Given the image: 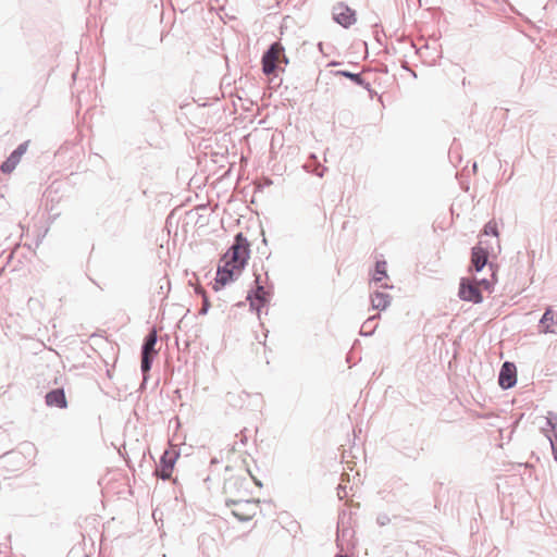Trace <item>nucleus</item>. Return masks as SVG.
Segmentation results:
<instances>
[{"instance_id":"dca6fc26","label":"nucleus","mask_w":557,"mask_h":557,"mask_svg":"<svg viewBox=\"0 0 557 557\" xmlns=\"http://www.w3.org/2000/svg\"><path fill=\"white\" fill-rule=\"evenodd\" d=\"M259 280H260V277H259V275H257L256 276L257 289L255 293V298L260 302V305H263L268 299L269 293L265 290V288L262 285H260Z\"/></svg>"},{"instance_id":"4468645a","label":"nucleus","mask_w":557,"mask_h":557,"mask_svg":"<svg viewBox=\"0 0 557 557\" xmlns=\"http://www.w3.org/2000/svg\"><path fill=\"white\" fill-rule=\"evenodd\" d=\"M548 425L549 430L548 432V438L552 445L554 457L557 461V416L548 418Z\"/></svg>"},{"instance_id":"9b49d317","label":"nucleus","mask_w":557,"mask_h":557,"mask_svg":"<svg viewBox=\"0 0 557 557\" xmlns=\"http://www.w3.org/2000/svg\"><path fill=\"white\" fill-rule=\"evenodd\" d=\"M488 259V252L485 248L478 245L472 248L471 252V265L469 268V271H481L483 267L487 263Z\"/></svg>"},{"instance_id":"aec40b11","label":"nucleus","mask_w":557,"mask_h":557,"mask_svg":"<svg viewBox=\"0 0 557 557\" xmlns=\"http://www.w3.org/2000/svg\"><path fill=\"white\" fill-rule=\"evenodd\" d=\"M342 75L346 76V77H349L350 79H352L354 82L356 83H361V78H360V75L359 74H352V73H349V72H339Z\"/></svg>"},{"instance_id":"6ab92c4d","label":"nucleus","mask_w":557,"mask_h":557,"mask_svg":"<svg viewBox=\"0 0 557 557\" xmlns=\"http://www.w3.org/2000/svg\"><path fill=\"white\" fill-rule=\"evenodd\" d=\"M473 282L478 285L479 288L482 287L486 290H490L493 285L492 282H490L488 280H485V278L480 280V281L473 280Z\"/></svg>"},{"instance_id":"20e7f679","label":"nucleus","mask_w":557,"mask_h":557,"mask_svg":"<svg viewBox=\"0 0 557 557\" xmlns=\"http://www.w3.org/2000/svg\"><path fill=\"white\" fill-rule=\"evenodd\" d=\"M158 342L157 331L152 329L145 339L141 352V370L144 373L148 372L151 367L152 359L158 355L156 345Z\"/></svg>"},{"instance_id":"412c9836","label":"nucleus","mask_w":557,"mask_h":557,"mask_svg":"<svg viewBox=\"0 0 557 557\" xmlns=\"http://www.w3.org/2000/svg\"><path fill=\"white\" fill-rule=\"evenodd\" d=\"M233 485H234V483L231 480H226V482L224 484L225 493H227L230 490H232Z\"/></svg>"},{"instance_id":"7ed1b4c3","label":"nucleus","mask_w":557,"mask_h":557,"mask_svg":"<svg viewBox=\"0 0 557 557\" xmlns=\"http://www.w3.org/2000/svg\"><path fill=\"white\" fill-rule=\"evenodd\" d=\"M227 505L232 509V513L240 521H248L259 512L258 500L228 499Z\"/></svg>"},{"instance_id":"0eeeda50","label":"nucleus","mask_w":557,"mask_h":557,"mask_svg":"<svg viewBox=\"0 0 557 557\" xmlns=\"http://www.w3.org/2000/svg\"><path fill=\"white\" fill-rule=\"evenodd\" d=\"M388 274L386 261H377L375 270L370 281L371 288H391L388 285Z\"/></svg>"},{"instance_id":"f8f14e48","label":"nucleus","mask_w":557,"mask_h":557,"mask_svg":"<svg viewBox=\"0 0 557 557\" xmlns=\"http://www.w3.org/2000/svg\"><path fill=\"white\" fill-rule=\"evenodd\" d=\"M46 404L49 407H58L64 409L67 407V400L65 397V393L62 388H57L49 392L46 395Z\"/></svg>"},{"instance_id":"f257e3e1","label":"nucleus","mask_w":557,"mask_h":557,"mask_svg":"<svg viewBox=\"0 0 557 557\" xmlns=\"http://www.w3.org/2000/svg\"><path fill=\"white\" fill-rule=\"evenodd\" d=\"M250 259V244L242 234L235 236L233 245L222 256L219 262L215 284L213 288L219 290L226 284L236 280Z\"/></svg>"},{"instance_id":"39448f33","label":"nucleus","mask_w":557,"mask_h":557,"mask_svg":"<svg viewBox=\"0 0 557 557\" xmlns=\"http://www.w3.org/2000/svg\"><path fill=\"white\" fill-rule=\"evenodd\" d=\"M458 295L462 300L474 304H480L483 300L478 285L468 277L461 278Z\"/></svg>"},{"instance_id":"f03ea898","label":"nucleus","mask_w":557,"mask_h":557,"mask_svg":"<svg viewBox=\"0 0 557 557\" xmlns=\"http://www.w3.org/2000/svg\"><path fill=\"white\" fill-rule=\"evenodd\" d=\"M287 62L283 46L280 42H274L262 57V71L265 75L273 74L282 63Z\"/></svg>"},{"instance_id":"9d476101","label":"nucleus","mask_w":557,"mask_h":557,"mask_svg":"<svg viewBox=\"0 0 557 557\" xmlns=\"http://www.w3.org/2000/svg\"><path fill=\"white\" fill-rule=\"evenodd\" d=\"M516 366L511 362H505L499 373V385L503 388H510L516 383Z\"/></svg>"},{"instance_id":"ddd939ff","label":"nucleus","mask_w":557,"mask_h":557,"mask_svg":"<svg viewBox=\"0 0 557 557\" xmlns=\"http://www.w3.org/2000/svg\"><path fill=\"white\" fill-rule=\"evenodd\" d=\"M391 302V296L387 293L380 292L376 288L371 296V305L373 309L384 310Z\"/></svg>"},{"instance_id":"1a4fd4ad","label":"nucleus","mask_w":557,"mask_h":557,"mask_svg":"<svg viewBox=\"0 0 557 557\" xmlns=\"http://www.w3.org/2000/svg\"><path fill=\"white\" fill-rule=\"evenodd\" d=\"M333 15L334 20L344 27H348L356 22L355 12L343 3H338L334 7Z\"/></svg>"},{"instance_id":"6e6552de","label":"nucleus","mask_w":557,"mask_h":557,"mask_svg":"<svg viewBox=\"0 0 557 557\" xmlns=\"http://www.w3.org/2000/svg\"><path fill=\"white\" fill-rule=\"evenodd\" d=\"M29 141H25L21 144L11 154L10 157L1 164V171L3 173H11L20 163L22 157L28 149Z\"/></svg>"},{"instance_id":"2eb2a0df","label":"nucleus","mask_w":557,"mask_h":557,"mask_svg":"<svg viewBox=\"0 0 557 557\" xmlns=\"http://www.w3.org/2000/svg\"><path fill=\"white\" fill-rule=\"evenodd\" d=\"M556 313L547 309L541 320V325L543 327V331L545 333L554 332V329H552V324L555 323Z\"/></svg>"},{"instance_id":"f3484780","label":"nucleus","mask_w":557,"mask_h":557,"mask_svg":"<svg viewBox=\"0 0 557 557\" xmlns=\"http://www.w3.org/2000/svg\"><path fill=\"white\" fill-rule=\"evenodd\" d=\"M199 294H201L202 298H203V301H202V307L201 309L199 310V314L201 315H205L207 314L209 308H210V301H209V298L206 294V292L203 289H196Z\"/></svg>"},{"instance_id":"423d86ee","label":"nucleus","mask_w":557,"mask_h":557,"mask_svg":"<svg viewBox=\"0 0 557 557\" xmlns=\"http://www.w3.org/2000/svg\"><path fill=\"white\" fill-rule=\"evenodd\" d=\"M177 459L175 450H165L161 457L160 465L156 469V474L163 480H169L173 473Z\"/></svg>"},{"instance_id":"a211bd4d","label":"nucleus","mask_w":557,"mask_h":557,"mask_svg":"<svg viewBox=\"0 0 557 557\" xmlns=\"http://www.w3.org/2000/svg\"><path fill=\"white\" fill-rule=\"evenodd\" d=\"M484 234L498 236L497 224L495 222H488L484 226Z\"/></svg>"}]
</instances>
